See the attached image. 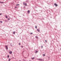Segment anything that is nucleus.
<instances>
[{"instance_id":"5701e85b","label":"nucleus","mask_w":61,"mask_h":61,"mask_svg":"<svg viewBox=\"0 0 61 61\" xmlns=\"http://www.w3.org/2000/svg\"><path fill=\"white\" fill-rule=\"evenodd\" d=\"M9 55H8L7 56V57L8 58H9Z\"/></svg>"},{"instance_id":"ddd939ff","label":"nucleus","mask_w":61,"mask_h":61,"mask_svg":"<svg viewBox=\"0 0 61 61\" xmlns=\"http://www.w3.org/2000/svg\"><path fill=\"white\" fill-rule=\"evenodd\" d=\"M5 17L6 18H7V16L6 15L5 16Z\"/></svg>"},{"instance_id":"bb28decb","label":"nucleus","mask_w":61,"mask_h":61,"mask_svg":"<svg viewBox=\"0 0 61 61\" xmlns=\"http://www.w3.org/2000/svg\"><path fill=\"white\" fill-rule=\"evenodd\" d=\"M26 2H28V0H26Z\"/></svg>"},{"instance_id":"f03ea898","label":"nucleus","mask_w":61,"mask_h":61,"mask_svg":"<svg viewBox=\"0 0 61 61\" xmlns=\"http://www.w3.org/2000/svg\"><path fill=\"white\" fill-rule=\"evenodd\" d=\"M5 47L6 48V50H7V49H8V47H7V45H5Z\"/></svg>"},{"instance_id":"4468645a","label":"nucleus","mask_w":61,"mask_h":61,"mask_svg":"<svg viewBox=\"0 0 61 61\" xmlns=\"http://www.w3.org/2000/svg\"><path fill=\"white\" fill-rule=\"evenodd\" d=\"M10 59H9V60H8V61H10Z\"/></svg>"},{"instance_id":"c85d7f7f","label":"nucleus","mask_w":61,"mask_h":61,"mask_svg":"<svg viewBox=\"0 0 61 61\" xmlns=\"http://www.w3.org/2000/svg\"><path fill=\"white\" fill-rule=\"evenodd\" d=\"M45 42L46 43L47 42V41H46V40H45Z\"/></svg>"},{"instance_id":"f257e3e1","label":"nucleus","mask_w":61,"mask_h":61,"mask_svg":"<svg viewBox=\"0 0 61 61\" xmlns=\"http://www.w3.org/2000/svg\"><path fill=\"white\" fill-rule=\"evenodd\" d=\"M37 59L41 61H44V60H43L41 59Z\"/></svg>"},{"instance_id":"dca6fc26","label":"nucleus","mask_w":61,"mask_h":61,"mask_svg":"<svg viewBox=\"0 0 61 61\" xmlns=\"http://www.w3.org/2000/svg\"><path fill=\"white\" fill-rule=\"evenodd\" d=\"M8 20H10V18H8Z\"/></svg>"},{"instance_id":"39448f33","label":"nucleus","mask_w":61,"mask_h":61,"mask_svg":"<svg viewBox=\"0 0 61 61\" xmlns=\"http://www.w3.org/2000/svg\"><path fill=\"white\" fill-rule=\"evenodd\" d=\"M54 5H55L56 6H57V5L56 3H55L54 4Z\"/></svg>"},{"instance_id":"c756f323","label":"nucleus","mask_w":61,"mask_h":61,"mask_svg":"<svg viewBox=\"0 0 61 61\" xmlns=\"http://www.w3.org/2000/svg\"><path fill=\"white\" fill-rule=\"evenodd\" d=\"M17 8V7H15V8Z\"/></svg>"},{"instance_id":"b1692460","label":"nucleus","mask_w":61,"mask_h":61,"mask_svg":"<svg viewBox=\"0 0 61 61\" xmlns=\"http://www.w3.org/2000/svg\"><path fill=\"white\" fill-rule=\"evenodd\" d=\"M35 28H37V27H36V26H35Z\"/></svg>"},{"instance_id":"20e7f679","label":"nucleus","mask_w":61,"mask_h":61,"mask_svg":"<svg viewBox=\"0 0 61 61\" xmlns=\"http://www.w3.org/2000/svg\"><path fill=\"white\" fill-rule=\"evenodd\" d=\"M37 30L38 32H40V30H39V29H38Z\"/></svg>"},{"instance_id":"72a5a7b5","label":"nucleus","mask_w":61,"mask_h":61,"mask_svg":"<svg viewBox=\"0 0 61 61\" xmlns=\"http://www.w3.org/2000/svg\"><path fill=\"white\" fill-rule=\"evenodd\" d=\"M60 50H61V48L60 49Z\"/></svg>"},{"instance_id":"393cba45","label":"nucleus","mask_w":61,"mask_h":61,"mask_svg":"<svg viewBox=\"0 0 61 61\" xmlns=\"http://www.w3.org/2000/svg\"><path fill=\"white\" fill-rule=\"evenodd\" d=\"M23 5H25V2H23Z\"/></svg>"},{"instance_id":"f3484780","label":"nucleus","mask_w":61,"mask_h":61,"mask_svg":"<svg viewBox=\"0 0 61 61\" xmlns=\"http://www.w3.org/2000/svg\"><path fill=\"white\" fill-rule=\"evenodd\" d=\"M0 23H3V22H2V21H0Z\"/></svg>"},{"instance_id":"58836bf2","label":"nucleus","mask_w":61,"mask_h":61,"mask_svg":"<svg viewBox=\"0 0 61 61\" xmlns=\"http://www.w3.org/2000/svg\"><path fill=\"white\" fill-rule=\"evenodd\" d=\"M24 49V50H25V49Z\"/></svg>"},{"instance_id":"2f4dec72","label":"nucleus","mask_w":61,"mask_h":61,"mask_svg":"<svg viewBox=\"0 0 61 61\" xmlns=\"http://www.w3.org/2000/svg\"><path fill=\"white\" fill-rule=\"evenodd\" d=\"M2 13H0V15H2Z\"/></svg>"},{"instance_id":"f8f14e48","label":"nucleus","mask_w":61,"mask_h":61,"mask_svg":"<svg viewBox=\"0 0 61 61\" xmlns=\"http://www.w3.org/2000/svg\"><path fill=\"white\" fill-rule=\"evenodd\" d=\"M37 52H38V51H36V52H35V53H37Z\"/></svg>"},{"instance_id":"cd10ccee","label":"nucleus","mask_w":61,"mask_h":61,"mask_svg":"<svg viewBox=\"0 0 61 61\" xmlns=\"http://www.w3.org/2000/svg\"><path fill=\"white\" fill-rule=\"evenodd\" d=\"M19 5V4H18L17 5Z\"/></svg>"},{"instance_id":"6e6552de","label":"nucleus","mask_w":61,"mask_h":61,"mask_svg":"<svg viewBox=\"0 0 61 61\" xmlns=\"http://www.w3.org/2000/svg\"><path fill=\"white\" fill-rule=\"evenodd\" d=\"M30 13V10H28V13Z\"/></svg>"},{"instance_id":"473e14b6","label":"nucleus","mask_w":61,"mask_h":61,"mask_svg":"<svg viewBox=\"0 0 61 61\" xmlns=\"http://www.w3.org/2000/svg\"><path fill=\"white\" fill-rule=\"evenodd\" d=\"M35 10V11H37V10Z\"/></svg>"},{"instance_id":"4c0bfd02","label":"nucleus","mask_w":61,"mask_h":61,"mask_svg":"<svg viewBox=\"0 0 61 61\" xmlns=\"http://www.w3.org/2000/svg\"><path fill=\"white\" fill-rule=\"evenodd\" d=\"M48 58H50V57H49Z\"/></svg>"},{"instance_id":"aec40b11","label":"nucleus","mask_w":61,"mask_h":61,"mask_svg":"<svg viewBox=\"0 0 61 61\" xmlns=\"http://www.w3.org/2000/svg\"><path fill=\"white\" fill-rule=\"evenodd\" d=\"M23 61H25V60H24V59H23Z\"/></svg>"},{"instance_id":"0eeeda50","label":"nucleus","mask_w":61,"mask_h":61,"mask_svg":"<svg viewBox=\"0 0 61 61\" xmlns=\"http://www.w3.org/2000/svg\"><path fill=\"white\" fill-rule=\"evenodd\" d=\"M0 3L1 4H4V2H2L1 1H0Z\"/></svg>"},{"instance_id":"ea45409f","label":"nucleus","mask_w":61,"mask_h":61,"mask_svg":"<svg viewBox=\"0 0 61 61\" xmlns=\"http://www.w3.org/2000/svg\"><path fill=\"white\" fill-rule=\"evenodd\" d=\"M29 61H31V60H29Z\"/></svg>"},{"instance_id":"6ab92c4d","label":"nucleus","mask_w":61,"mask_h":61,"mask_svg":"<svg viewBox=\"0 0 61 61\" xmlns=\"http://www.w3.org/2000/svg\"><path fill=\"white\" fill-rule=\"evenodd\" d=\"M21 47L22 48H23V46H21Z\"/></svg>"},{"instance_id":"412c9836","label":"nucleus","mask_w":61,"mask_h":61,"mask_svg":"<svg viewBox=\"0 0 61 61\" xmlns=\"http://www.w3.org/2000/svg\"><path fill=\"white\" fill-rule=\"evenodd\" d=\"M5 22H7V20H6L5 21Z\"/></svg>"},{"instance_id":"c9c22d12","label":"nucleus","mask_w":61,"mask_h":61,"mask_svg":"<svg viewBox=\"0 0 61 61\" xmlns=\"http://www.w3.org/2000/svg\"><path fill=\"white\" fill-rule=\"evenodd\" d=\"M36 7V8H37V7Z\"/></svg>"},{"instance_id":"9b49d317","label":"nucleus","mask_w":61,"mask_h":61,"mask_svg":"<svg viewBox=\"0 0 61 61\" xmlns=\"http://www.w3.org/2000/svg\"><path fill=\"white\" fill-rule=\"evenodd\" d=\"M25 6H26L27 5H26V3H25Z\"/></svg>"},{"instance_id":"f704fd0d","label":"nucleus","mask_w":61,"mask_h":61,"mask_svg":"<svg viewBox=\"0 0 61 61\" xmlns=\"http://www.w3.org/2000/svg\"><path fill=\"white\" fill-rule=\"evenodd\" d=\"M24 8H25V6H24Z\"/></svg>"},{"instance_id":"a19ab883","label":"nucleus","mask_w":61,"mask_h":61,"mask_svg":"<svg viewBox=\"0 0 61 61\" xmlns=\"http://www.w3.org/2000/svg\"><path fill=\"white\" fill-rule=\"evenodd\" d=\"M24 52V51H23V52Z\"/></svg>"},{"instance_id":"2eb2a0df","label":"nucleus","mask_w":61,"mask_h":61,"mask_svg":"<svg viewBox=\"0 0 61 61\" xmlns=\"http://www.w3.org/2000/svg\"><path fill=\"white\" fill-rule=\"evenodd\" d=\"M35 58V57H34L33 58H31L32 59H34Z\"/></svg>"},{"instance_id":"4be33fe9","label":"nucleus","mask_w":61,"mask_h":61,"mask_svg":"<svg viewBox=\"0 0 61 61\" xmlns=\"http://www.w3.org/2000/svg\"><path fill=\"white\" fill-rule=\"evenodd\" d=\"M45 56V54H44L43 55V56Z\"/></svg>"},{"instance_id":"7c9ffc66","label":"nucleus","mask_w":61,"mask_h":61,"mask_svg":"<svg viewBox=\"0 0 61 61\" xmlns=\"http://www.w3.org/2000/svg\"><path fill=\"white\" fill-rule=\"evenodd\" d=\"M42 48H43V46H41V47Z\"/></svg>"},{"instance_id":"a211bd4d","label":"nucleus","mask_w":61,"mask_h":61,"mask_svg":"<svg viewBox=\"0 0 61 61\" xmlns=\"http://www.w3.org/2000/svg\"><path fill=\"white\" fill-rule=\"evenodd\" d=\"M21 44V43H19V45H20L21 44Z\"/></svg>"},{"instance_id":"9d476101","label":"nucleus","mask_w":61,"mask_h":61,"mask_svg":"<svg viewBox=\"0 0 61 61\" xmlns=\"http://www.w3.org/2000/svg\"><path fill=\"white\" fill-rule=\"evenodd\" d=\"M15 31H14L13 32V34H14V35L15 34Z\"/></svg>"},{"instance_id":"423d86ee","label":"nucleus","mask_w":61,"mask_h":61,"mask_svg":"<svg viewBox=\"0 0 61 61\" xmlns=\"http://www.w3.org/2000/svg\"><path fill=\"white\" fill-rule=\"evenodd\" d=\"M35 38H36V39H38V37H37V36H36L35 37Z\"/></svg>"},{"instance_id":"7ed1b4c3","label":"nucleus","mask_w":61,"mask_h":61,"mask_svg":"<svg viewBox=\"0 0 61 61\" xmlns=\"http://www.w3.org/2000/svg\"><path fill=\"white\" fill-rule=\"evenodd\" d=\"M9 53L10 54H12V51H10L9 52Z\"/></svg>"},{"instance_id":"e433bc0d","label":"nucleus","mask_w":61,"mask_h":61,"mask_svg":"<svg viewBox=\"0 0 61 61\" xmlns=\"http://www.w3.org/2000/svg\"><path fill=\"white\" fill-rule=\"evenodd\" d=\"M42 19H44L43 18Z\"/></svg>"},{"instance_id":"1a4fd4ad","label":"nucleus","mask_w":61,"mask_h":61,"mask_svg":"<svg viewBox=\"0 0 61 61\" xmlns=\"http://www.w3.org/2000/svg\"><path fill=\"white\" fill-rule=\"evenodd\" d=\"M10 46H12V47L13 46V45H11V44H12V43H10Z\"/></svg>"},{"instance_id":"a878e982","label":"nucleus","mask_w":61,"mask_h":61,"mask_svg":"<svg viewBox=\"0 0 61 61\" xmlns=\"http://www.w3.org/2000/svg\"><path fill=\"white\" fill-rule=\"evenodd\" d=\"M30 34V35H31V34H33V33H31Z\"/></svg>"}]
</instances>
